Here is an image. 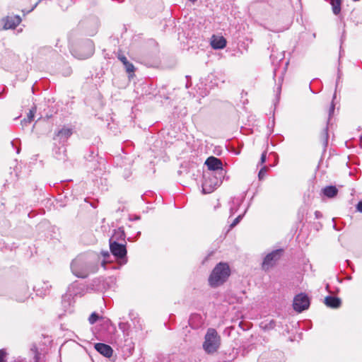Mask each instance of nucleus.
<instances>
[{
	"label": "nucleus",
	"instance_id": "f257e3e1",
	"mask_svg": "<svg viewBox=\"0 0 362 362\" xmlns=\"http://www.w3.org/2000/svg\"><path fill=\"white\" fill-rule=\"evenodd\" d=\"M98 257L93 253L81 254L74 259L70 264L72 274L81 279H86L89 274L98 269Z\"/></svg>",
	"mask_w": 362,
	"mask_h": 362
},
{
	"label": "nucleus",
	"instance_id": "f03ea898",
	"mask_svg": "<svg viewBox=\"0 0 362 362\" xmlns=\"http://www.w3.org/2000/svg\"><path fill=\"white\" fill-rule=\"evenodd\" d=\"M109 244L111 254H110L108 251L101 252V255L103 257V260L101 262L102 266H103L105 269H108L106 264L111 263L112 261V257L120 265L125 264L127 262L126 244L117 242H109Z\"/></svg>",
	"mask_w": 362,
	"mask_h": 362
},
{
	"label": "nucleus",
	"instance_id": "c9c22d12",
	"mask_svg": "<svg viewBox=\"0 0 362 362\" xmlns=\"http://www.w3.org/2000/svg\"><path fill=\"white\" fill-rule=\"evenodd\" d=\"M54 50L52 49L51 47H42L40 50V54H44V53H46V52H49V53H51V52H53Z\"/></svg>",
	"mask_w": 362,
	"mask_h": 362
},
{
	"label": "nucleus",
	"instance_id": "39448f33",
	"mask_svg": "<svg viewBox=\"0 0 362 362\" xmlns=\"http://www.w3.org/2000/svg\"><path fill=\"white\" fill-rule=\"evenodd\" d=\"M222 178L213 173H205L203 176L202 192L204 194L212 192L222 182Z\"/></svg>",
	"mask_w": 362,
	"mask_h": 362
},
{
	"label": "nucleus",
	"instance_id": "20e7f679",
	"mask_svg": "<svg viewBox=\"0 0 362 362\" xmlns=\"http://www.w3.org/2000/svg\"><path fill=\"white\" fill-rule=\"evenodd\" d=\"M221 338L215 329H208L203 343V349L207 354H214L219 348Z\"/></svg>",
	"mask_w": 362,
	"mask_h": 362
},
{
	"label": "nucleus",
	"instance_id": "5701e85b",
	"mask_svg": "<svg viewBox=\"0 0 362 362\" xmlns=\"http://www.w3.org/2000/svg\"><path fill=\"white\" fill-rule=\"evenodd\" d=\"M118 59L122 62L127 72H128L129 74L134 72V66L132 63H130L127 60L126 57H124L123 55H119Z\"/></svg>",
	"mask_w": 362,
	"mask_h": 362
},
{
	"label": "nucleus",
	"instance_id": "5fc2aeb1",
	"mask_svg": "<svg viewBox=\"0 0 362 362\" xmlns=\"http://www.w3.org/2000/svg\"><path fill=\"white\" fill-rule=\"evenodd\" d=\"M64 315V314H59V318H62V315Z\"/></svg>",
	"mask_w": 362,
	"mask_h": 362
},
{
	"label": "nucleus",
	"instance_id": "72a5a7b5",
	"mask_svg": "<svg viewBox=\"0 0 362 362\" xmlns=\"http://www.w3.org/2000/svg\"><path fill=\"white\" fill-rule=\"evenodd\" d=\"M124 348H126L127 350H129V353L132 354L134 349V344L132 345V346H131L130 344H129V340L127 339L124 340Z\"/></svg>",
	"mask_w": 362,
	"mask_h": 362
},
{
	"label": "nucleus",
	"instance_id": "79ce46f5",
	"mask_svg": "<svg viewBox=\"0 0 362 362\" xmlns=\"http://www.w3.org/2000/svg\"><path fill=\"white\" fill-rule=\"evenodd\" d=\"M266 158H267V153L266 152H263L262 156H261V158H260V163L263 164L264 163H265Z\"/></svg>",
	"mask_w": 362,
	"mask_h": 362
},
{
	"label": "nucleus",
	"instance_id": "a211bd4d",
	"mask_svg": "<svg viewBox=\"0 0 362 362\" xmlns=\"http://www.w3.org/2000/svg\"><path fill=\"white\" fill-rule=\"evenodd\" d=\"M211 45L215 49H223L226 45V40L223 36L213 35L211 41Z\"/></svg>",
	"mask_w": 362,
	"mask_h": 362
},
{
	"label": "nucleus",
	"instance_id": "6ab92c4d",
	"mask_svg": "<svg viewBox=\"0 0 362 362\" xmlns=\"http://www.w3.org/2000/svg\"><path fill=\"white\" fill-rule=\"evenodd\" d=\"M83 47L86 49V52L78 57L80 59H85L91 57L94 52V45L92 40H87L83 45Z\"/></svg>",
	"mask_w": 362,
	"mask_h": 362
},
{
	"label": "nucleus",
	"instance_id": "49530a36",
	"mask_svg": "<svg viewBox=\"0 0 362 362\" xmlns=\"http://www.w3.org/2000/svg\"><path fill=\"white\" fill-rule=\"evenodd\" d=\"M321 215H320V213L319 211H315V216H316V218H318Z\"/></svg>",
	"mask_w": 362,
	"mask_h": 362
},
{
	"label": "nucleus",
	"instance_id": "6e6d98bb",
	"mask_svg": "<svg viewBox=\"0 0 362 362\" xmlns=\"http://www.w3.org/2000/svg\"><path fill=\"white\" fill-rule=\"evenodd\" d=\"M136 234H137V237L139 236V235L140 234L139 232H136Z\"/></svg>",
	"mask_w": 362,
	"mask_h": 362
},
{
	"label": "nucleus",
	"instance_id": "a878e982",
	"mask_svg": "<svg viewBox=\"0 0 362 362\" xmlns=\"http://www.w3.org/2000/svg\"><path fill=\"white\" fill-rule=\"evenodd\" d=\"M12 289L6 284H0V296H11Z\"/></svg>",
	"mask_w": 362,
	"mask_h": 362
},
{
	"label": "nucleus",
	"instance_id": "ddd939ff",
	"mask_svg": "<svg viewBox=\"0 0 362 362\" xmlns=\"http://www.w3.org/2000/svg\"><path fill=\"white\" fill-rule=\"evenodd\" d=\"M4 23L3 29H15L22 21V19L18 15L7 16L2 18Z\"/></svg>",
	"mask_w": 362,
	"mask_h": 362
},
{
	"label": "nucleus",
	"instance_id": "864d4df0",
	"mask_svg": "<svg viewBox=\"0 0 362 362\" xmlns=\"http://www.w3.org/2000/svg\"><path fill=\"white\" fill-rule=\"evenodd\" d=\"M112 330H113V331H115V330H116V328H115V327H114V326H112Z\"/></svg>",
	"mask_w": 362,
	"mask_h": 362
},
{
	"label": "nucleus",
	"instance_id": "2eb2a0df",
	"mask_svg": "<svg viewBox=\"0 0 362 362\" xmlns=\"http://www.w3.org/2000/svg\"><path fill=\"white\" fill-rule=\"evenodd\" d=\"M53 156L59 160L65 161L66 160V149L65 146H57V143H54Z\"/></svg>",
	"mask_w": 362,
	"mask_h": 362
},
{
	"label": "nucleus",
	"instance_id": "c03bdc74",
	"mask_svg": "<svg viewBox=\"0 0 362 362\" xmlns=\"http://www.w3.org/2000/svg\"><path fill=\"white\" fill-rule=\"evenodd\" d=\"M340 77H341V73H340V71L339 70L338 71V77H337V82H336V87L337 88L338 86V83H339V81Z\"/></svg>",
	"mask_w": 362,
	"mask_h": 362
},
{
	"label": "nucleus",
	"instance_id": "4be33fe9",
	"mask_svg": "<svg viewBox=\"0 0 362 362\" xmlns=\"http://www.w3.org/2000/svg\"><path fill=\"white\" fill-rule=\"evenodd\" d=\"M322 192L327 198H334L338 194V189L335 186H327L322 189Z\"/></svg>",
	"mask_w": 362,
	"mask_h": 362
},
{
	"label": "nucleus",
	"instance_id": "6e6552de",
	"mask_svg": "<svg viewBox=\"0 0 362 362\" xmlns=\"http://www.w3.org/2000/svg\"><path fill=\"white\" fill-rule=\"evenodd\" d=\"M205 164L210 170L209 173L218 175L220 177H223L226 170L223 168V163L219 158L210 156L205 161Z\"/></svg>",
	"mask_w": 362,
	"mask_h": 362
},
{
	"label": "nucleus",
	"instance_id": "4c0bfd02",
	"mask_svg": "<svg viewBox=\"0 0 362 362\" xmlns=\"http://www.w3.org/2000/svg\"><path fill=\"white\" fill-rule=\"evenodd\" d=\"M243 199H244V197H242L240 198H234L233 199V204H237V205H240L243 202Z\"/></svg>",
	"mask_w": 362,
	"mask_h": 362
},
{
	"label": "nucleus",
	"instance_id": "c85d7f7f",
	"mask_svg": "<svg viewBox=\"0 0 362 362\" xmlns=\"http://www.w3.org/2000/svg\"><path fill=\"white\" fill-rule=\"evenodd\" d=\"M17 247L16 245H15V243H12L11 245L8 243H6L3 240H0V250H12L13 248Z\"/></svg>",
	"mask_w": 362,
	"mask_h": 362
},
{
	"label": "nucleus",
	"instance_id": "cd10ccee",
	"mask_svg": "<svg viewBox=\"0 0 362 362\" xmlns=\"http://www.w3.org/2000/svg\"><path fill=\"white\" fill-rule=\"evenodd\" d=\"M52 288V286L49 284L48 281L43 282V286H42V291H40V289L37 290V295H40L41 296H46L47 293H49L50 288Z\"/></svg>",
	"mask_w": 362,
	"mask_h": 362
},
{
	"label": "nucleus",
	"instance_id": "bb28decb",
	"mask_svg": "<svg viewBox=\"0 0 362 362\" xmlns=\"http://www.w3.org/2000/svg\"><path fill=\"white\" fill-rule=\"evenodd\" d=\"M330 4L334 14L338 15L341 11V0H331Z\"/></svg>",
	"mask_w": 362,
	"mask_h": 362
},
{
	"label": "nucleus",
	"instance_id": "f8f14e48",
	"mask_svg": "<svg viewBox=\"0 0 362 362\" xmlns=\"http://www.w3.org/2000/svg\"><path fill=\"white\" fill-rule=\"evenodd\" d=\"M310 300L306 294L299 293L296 295L293 299V309L300 313L309 308Z\"/></svg>",
	"mask_w": 362,
	"mask_h": 362
},
{
	"label": "nucleus",
	"instance_id": "f704fd0d",
	"mask_svg": "<svg viewBox=\"0 0 362 362\" xmlns=\"http://www.w3.org/2000/svg\"><path fill=\"white\" fill-rule=\"evenodd\" d=\"M267 171V168L266 166H264L262 168L259 172L258 177L259 180H262L264 177L265 176Z\"/></svg>",
	"mask_w": 362,
	"mask_h": 362
},
{
	"label": "nucleus",
	"instance_id": "9d476101",
	"mask_svg": "<svg viewBox=\"0 0 362 362\" xmlns=\"http://www.w3.org/2000/svg\"><path fill=\"white\" fill-rule=\"evenodd\" d=\"M284 358V354L279 351H266L259 357L257 362H281Z\"/></svg>",
	"mask_w": 362,
	"mask_h": 362
},
{
	"label": "nucleus",
	"instance_id": "2f4dec72",
	"mask_svg": "<svg viewBox=\"0 0 362 362\" xmlns=\"http://www.w3.org/2000/svg\"><path fill=\"white\" fill-rule=\"evenodd\" d=\"M99 319V315L96 313H93L90 317H88V321L90 324L93 325Z\"/></svg>",
	"mask_w": 362,
	"mask_h": 362
},
{
	"label": "nucleus",
	"instance_id": "9b49d317",
	"mask_svg": "<svg viewBox=\"0 0 362 362\" xmlns=\"http://www.w3.org/2000/svg\"><path fill=\"white\" fill-rule=\"evenodd\" d=\"M73 133L74 130L72 128L64 126L62 129L54 133L53 140L54 141V143L58 142L59 145L65 146V143Z\"/></svg>",
	"mask_w": 362,
	"mask_h": 362
},
{
	"label": "nucleus",
	"instance_id": "603ef678",
	"mask_svg": "<svg viewBox=\"0 0 362 362\" xmlns=\"http://www.w3.org/2000/svg\"><path fill=\"white\" fill-rule=\"evenodd\" d=\"M19 152H20V148H17V150H16V153H19Z\"/></svg>",
	"mask_w": 362,
	"mask_h": 362
},
{
	"label": "nucleus",
	"instance_id": "412c9836",
	"mask_svg": "<svg viewBox=\"0 0 362 362\" xmlns=\"http://www.w3.org/2000/svg\"><path fill=\"white\" fill-rule=\"evenodd\" d=\"M92 290L95 291H103L105 288V281L102 277L95 278L93 279L92 283L90 285Z\"/></svg>",
	"mask_w": 362,
	"mask_h": 362
},
{
	"label": "nucleus",
	"instance_id": "de8ad7c7",
	"mask_svg": "<svg viewBox=\"0 0 362 362\" xmlns=\"http://www.w3.org/2000/svg\"><path fill=\"white\" fill-rule=\"evenodd\" d=\"M283 59H284V54H280V59H279V61H281Z\"/></svg>",
	"mask_w": 362,
	"mask_h": 362
},
{
	"label": "nucleus",
	"instance_id": "f3484780",
	"mask_svg": "<svg viewBox=\"0 0 362 362\" xmlns=\"http://www.w3.org/2000/svg\"><path fill=\"white\" fill-rule=\"evenodd\" d=\"M109 242H117L120 243H125V233L123 229L119 228L118 229L114 230V233L109 239Z\"/></svg>",
	"mask_w": 362,
	"mask_h": 362
},
{
	"label": "nucleus",
	"instance_id": "09e8293b",
	"mask_svg": "<svg viewBox=\"0 0 362 362\" xmlns=\"http://www.w3.org/2000/svg\"><path fill=\"white\" fill-rule=\"evenodd\" d=\"M188 1L191 2V3H194L195 1H197V0H187Z\"/></svg>",
	"mask_w": 362,
	"mask_h": 362
},
{
	"label": "nucleus",
	"instance_id": "8fccbe9b",
	"mask_svg": "<svg viewBox=\"0 0 362 362\" xmlns=\"http://www.w3.org/2000/svg\"><path fill=\"white\" fill-rule=\"evenodd\" d=\"M274 57V54L272 53L270 56V58L273 60Z\"/></svg>",
	"mask_w": 362,
	"mask_h": 362
},
{
	"label": "nucleus",
	"instance_id": "37998d69",
	"mask_svg": "<svg viewBox=\"0 0 362 362\" xmlns=\"http://www.w3.org/2000/svg\"><path fill=\"white\" fill-rule=\"evenodd\" d=\"M356 209L358 211L362 213V201L359 202L356 205Z\"/></svg>",
	"mask_w": 362,
	"mask_h": 362
},
{
	"label": "nucleus",
	"instance_id": "423d86ee",
	"mask_svg": "<svg viewBox=\"0 0 362 362\" xmlns=\"http://www.w3.org/2000/svg\"><path fill=\"white\" fill-rule=\"evenodd\" d=\"M30 297L29 286L23 281L12 288L11 298L18 303L25 302Z\"/></svg>",
	"mask_w": 362,
	"mask_h": 362
},
{
	"label": "nucleus",
	"instance_id": "b1692460",
	"mask_svg": "<svg viewBox=\"0 0 362 362\" xmlns=\"http://www.w3.org/2000/svg\"><path fill=\"white\" fill-rule=\"evenodd\" d=\"M36 110L37 109L35 106L33 107L30 110L27 115V118H25L23 119V120L21 121V124L23 126L26 125L28 123H30L33 120L35 114L36 113Z\"/></svg>",
	"mask_w": 362,
	"mask_h": 362
},
{
	"label": "nucleus",
	"instance_id": "dca6fc26",
	"mask_svg": "<svg viewBox=\"0 0 362 362\" xmlns=\"http://www.w3.org/2000/svg\"><path fill=\"white\" fill-rule=\"evenodd\" d=\"M81 25L85 27L90 25L91 28L87 30V33L89 35L93 36L97 33L99 26V21L96 18H91L88 21L81 23Z\"/></svg>",
	"mask_w": 362,
	"mask_h": 362
},
{
	"label": "nucleus",
	"instance_id": "3c124183",
	"mask_svg": "<svg viewBox=\"0 0 362 362\" xmlns=\"http://www.w3.org/2000/svg\"><path fill=\"white\" fill-rule=\"evenodd\" d=\"M11 144H12V146L14 147V146H15V141H11Z\"/></svg>",
	"mask_w": 362,
	"mask_h": 362
},
{
	"label": "nucleus",
	"instance_id": "393cba45",
	"mask_svg": "<svg viewBox=\"0 0 362 362\" xmlns=\"http://www.w3.org/2000/svg\"><path fill=\"white\" fill-rule=\"evenodd\" d=\"M132 327V325L128 322H120L119 323V329L123 332L124 337L129 336V330Z\"/></svg>",
	"mask_w": 362,
	"mask_h": 362
},
{
	"label": "nucleus",
	"instance_id": "a19ab883",
	"mask_svg": "<svg viewBox=\"0 0 362 362\" xmlns=\"http://www.w3.org/2000/svg\"><path fill=\"white\" fill-rule=\"evenodd\" d=\"M129 317L131 320L132 324L134 325L135 317H134V310H132L129 311Z\"/></svg>",
	"mask_w": 362,
	"mask_h": 362
},
{
	"label": "nucleus",
	"instance_id": "1a4fd4ad",
	"mask_svg": "<svg viewBox=\"0 0 362 362\" xmlns=\"http://www.w3.org/2000/svg\"><path fill=\"white\" fill-rule=\"evenodd\" d=\"M283 255V250L282 249H278L275 250L270 253L267 254L266 257H264L262 264V268L264 271H267L272 267H273L278 262V261L280 259Z\"/></svg>",
	"mask_w": 362,
	"mask_h": 362
},
{
	"label": "nucleus",
	"instance_id": "0eeeda50",
	"mask_svg": "<svg viewBox=\"0 0 362 362\" xmlns=\"http://www.w3.org/2000/svg\"><path fill=\"white\" fill-rule=\"evenodd\" d=\"M77 282H74L68 287L67 293L62 296V306L64 310V313H71L73 312L72 308V299L74 296L78 295L79 291H75L74 287L78 286Z\"/></svg>",
	"mask_w": 362,
	"mask_h": 362
},
{
	"label": "nucleus",
	"instance_id": "4468645a",
	"mask_svg": "<svg viewBox=\"0 0 362 362\" xmlns=\"http://www.w3.org/2000/svg\"><path fill=\"white\" fill-rule=\"evenodd\" d=\"M95 349L101 355L106 358H110L112 356V348L104 343H95L94 345Z\"/></svg>",
	"mask_w": 362,
	"mask_h": 362
},
{
	"label": "nucleus",
	"instance_id": "ea45409f",
	"mask_svg": "<svg viewBox=\"0 0 362 362\" xmlns=\"http://www.w3.org/2000/svg\"><path fill=\"white\" fill-rule=\"evenodd\" d=\"M76 282L78 283V285L74 287V291H79V293H78V295H79L82 293V291H83V288L81 284H79L78 281H76Z\"/></svg>",
	"mask_w": 362,
	"mask_h": 362
},
{
	"label": "nucleus",
	"instance_id": "58836bf2",
	"mask_svg": "<svg viewBox=\"0 0 362 362\" xmlns=\"http://www.w3.org/2000/svg\"><path fill=\"white\" fill-rule=\"evenodd\" d=\"M275 327V322L274 320H271L269 324H266L264 326V329H273Z\"/></svg>",
	"mask_w": 362,
	"mask_h": 362
},
{
	"label": "nucleus",
	"instance_id": "7ed1b4c3",
	"mask_svg": "<svg viewBox=\"0 0 362 362\" xmlns=\"http://www.w3.org/2000/svg\"><path fill=\"white\" fill-rule=\"evenodd\" d=\"M230 272L229 266L226 263H218L209 277V285L211 287H217L223 284L230 276Z\"/></svg>",
	"mask_w": 362,
	"mask_h": 362
},
{
	"label": "nucleus",
	"instance_id": "c756f323",
	"mask_svg": "<svg viewBox=\"0 0 362 362\" xmlns=\"http://www.w3.org/2000/svg\"><path fill=\"white\" fill-rule=\"evenodd\" d=\"M328 139H329L328 128H327V127H326L323 129L322 134H321V139L322 140L323 144L325 145V146H326L327 145Z\"/></svg>",
	"mask_w": 362,
	"mask_h": 362
},
{
	"label": "nucleus",
	"instance_id": "7c9ffc66",
	"mask_svg": "<svg viewBox=\"0 0 362 362\" xmlns=\"http://www.w3.org/2000/svg\"><path fill=\"white\" fill-rule=\"evenodd\" d=\"M246 213V210H245L244 213L243 214H240L239 215L238 217H236L233 221L230 223V228H233V227H235L236 225H238L239 223V222L241 221V219L243 218L244 214Z\"/></svg>",
	"mask_w": 362,
	"mask_h": 362
},
{
	"label": "nucleus",
	"instance_id": "a18cd8bd",
	"mask_svg": "<svg viewBox=\"0 0 362 362\" xmlns=\"http://www.w3.org/2000/svg\"><path fill=\"white\" fill-rule=\"evenodd\" d=\"M230 210L231 214H233L237 211V209H235L233 206L230 207Z\"/></svg>",
	"mask_w": 362,
	"mask_h": 362
},
{
	"label": "nucleus",
	"instance_id": "e433bc0d",
	"mask_svg": "<svg viewBox=\"0 0 362 362\" xmlns=\"http://www.w3.org/2000/svg\"><path fill=\"white\" fill-rule=\"evenodd\" d=\"M334 104L333 103H332L331 104V106L329 109V118H328V120H327V124H329V120H330V118L332 116V115L334 114Z\"/></svg>",
	"mask_w": 362,
	"mask_h": 362
},
{
	"label": "nucleus",
	"instance_id": "473e14b6",
	"mask_svg": "<svg viewBox=\"0 0 362 362\" xmlns=\"http://www.w3.org/2000/svg\"><path fill=\"white\" fill-rule=\"evenodd\" d=\"M7 353L4 349H0V362H6Z\"/></svg>",
	"mask_w": 362,
	"mask_h": 362
},
{
	"label": "nucleus",
	"instance_id": "aec40b11",
	"mask_svg": "<svg viewBox=\"0 0 362 362\" xmlns=\"http://www.w3.org/2000/svg\"><path fill=\"white\" fill-rule=\"evenodd\" d=\"M341 303V299L336 296H329L325 298V304L331 308H338Z\"/></svg>",
	"mask_w": 362,
	"mask_h": 362
}]
</instances>
